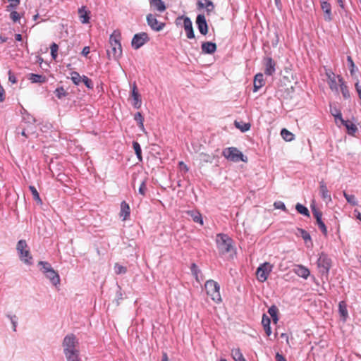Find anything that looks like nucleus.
Wrapping results in <instances>:
<instances>
[{
	"instance_id": "nucleus-1",
	"label": "nucleus",
	"mask_w": 361,
	"mask_h": 361,
	"mask_svg": "<svg viewBox=\"0 0 361 361\" xmlns=\"http://www.w3.org/2000/svg\"><path fill=\"white\" fill-rule=\"evenodd\" d=\"M120 35L113 33L109 37V47L106 50L109 59H118L122 54V47L119 40Z\"/></svg>"
},
{
	"instance_id": "nucleus-2",
	"label": "nucleus",
	"mask_w": 361,
	"mask_h": 361,
	"mask_svg": "<svg viewBox=\"0 0 361 361\" xmlns=\"http://www.w3.org/2000/svg\"><path fill=\"white\" fill-rule=\"evenodd\" d=\"M216 243L220 255H224L233 250V240L227 234L216 235Z\"/></svg>"
},
{
	"instance_id": "nucleus-3",
	"label": "nucleus",
	"mask_w": 361,
	"mask_h": 361,
	"mask_svg": "<svg viewBox=\"0 0 361 361\" xmlns=\"http://www.w3.org/2000/svg\"><path fill=\"white\" fill-rule=\"evenodd\" d=\"M38 266L40 267V271L49 279L54 286L60 283V277L59 274L52 268L50 263L44 261H39Z\"/></svg>"
},
{
	"instance_id": "nucleus-4",
	"label": "nucleus",
	"mask_w": 361,
	"mask_h": 361,
	"mask_svg": "<svg viewBox=\"0 0 361 361\" xmlns=\"http://www.w3.org/2000/svg\"><path fill=\"white\" fill-rule=\"evenodd\" d=\"M20 259L27 265L33 264L32 257L30 254L27 244L25 240H20L16 246Z\"/></svg>"
},
{
	"instance_id": "nucleus-5",
	"label": "nucleus",
	"mask_w": 361,
	"mask_h": 361,
	"mask_svg": "<svg viewBox=\"0 0 361 361\" xmlns=\"http://www.w3.org/2000/svg\"><path fill=\"white\" fill-rule=\"evenodd\" d=\"M204 288L207 294L209 295L212 300L216 303L221 302V297L220 295V286L214 280H208L204 284Z\"/></svg>"
},
{
	"instance_id": "nucleus-6",
	"label": "nucleus",
	"mask_w": 361,
	"mask_h": 361,
	"mask_svg": "<svg viewBox=\"0 0 361 361\" xmlns=\"http://www.w3.org/2000/svg\"><path fill=\"white\" fill-rule=\"evenodd\" d=\"M222 154L226 159L233 162H238L240 161L243 162L247 161V157L244 156L239 149L234 147L224 149Z\"/></svg>"
},
{
	"instance_id": "nucleus-7",
	"label": "nucleus",
	"mask_w": 361,
	"mask_h": 361,
	"mask_svg": "<svg viewBox=\"0 0 361 361\" xmlns=\"http://www.w3.org/2000/svg\"><path fill=\"white\" fill-rule=\"evenodd\" d=\"M63 353L79 350V341L73 334H67L62 341Z\"/></svg>"
},
{
	"instance_id": "nucleus-8",
	"label": "nucleus",
	"mask_w": 361,
	"mask_h": 361,
	"mask_svg": "<svg viewBox=\"0 0 361 361\" xmlns=\"http://www.w3.org/2000/svg\"><path fill=\"white\" fill-rule=\"evenodd\" d=\"M317 267L321 275L327 278L331 267V259L326 253L322 252L319 255L317 259Z\"/></svg>"
},
{
	"instance_id": "nucleus-9",
	"label": "nucleus",
	"mask_w": 361,
	"mask_h": 361,
	"mask_svg": "<svg viewBox=\"0 0 361 361\" xmlns=\"http://www.w3.org/2000/svg\"><path fill=\"white\" fill-rule=\"evenodd\" d=\"M274 266L269 262H264L259 265L257 269V276L260 282H264L269 277V274L271 272Z\"/></svg>"
},
{
	"instance_id": "nucleus-10",
	"label": "nucleus",
	"mask_w": 361,
	"mask_h": 361,
	"mask_svg": "<svg viewBox=\"0 0 361 361\" xmlns=\"http://www.w3.org/2000/svg\"><path fill=\"white\" fill-rule=\"evenodd\" d=\"M149 40L150 38L147 32L137 33L132 39L131 45L134 49H138Z\"/></svg>"
},
{
	"instance_id": "nucleus-11",
	"label": "nucleus",
	"mask_w": 361,
	"mask_h": 361,
	"mask_svg": "<svg viewBox=\"0 0 361 361\" xmlns=\"http://www.w3.org/2000/svg\"><path fill=\"white\" fill-rule=\"evenodd\" d=\"M183 20V27L186 33V36L188 39H194L195 37L194 30L192 27V23L190 18L188 16H181L177 18L176 24L178 23V20Z\"/></svg>"
},
{
	"instance_id": "nucleus-12",
	"label": "nucleus",
	"mask_w": 361,
	"mask_h": 361,
	"mask_svg": "<svg viewBox=\"0 0 361 361\" xmlns=\"http://www.w3.org/2000/svg\"><path fill=\"white\" fill-rule=\"evenodd\" d=\"M311 209L312 212V214L314 217L316 219L317 224L318 225V227L322 232V233L326 236L327 235V228L324 224V222L322 221V213L319 210L317 209L315 205H311Z\"/></svg>"
},
{
	"instance_id": "nucleus-13",
	"label": "nucleus",
	"mask_w": 361,
	"mask_h": 361,
	"mask_svg": "<svg viewBox=\"0 0 361 361\" xmlns=\"http://www.w3.org/2000/svg\"><path fill=\"white\" fill-rule=\"evenodd\" d=\"M147 25L150 28L156 32L161 31L165 26L164 23H161L157 20L155 15L149 13L146 17Z\"/></svg>"
},
{
	"instance_id": "nucleus-14",
	"label": "nucleus",
	"mask_w": 361,
	"mask_h": 361,
	"mask_svg": "<svg viewBox=\"0 0 361 361\" xmlns=\"http://www.w3.org/2000/svg\"><path fill=\"white\" fill-rule=\"evenodd\" d=\"M195 23L201 35H206L208 33V24L204 14L197 16Z\"/></svg>"
},
{
	"instance_id": "nucleus-15",
	"label": "nucleus",
	"mask_w": 361,
	"mask_h": 361,
	"mask_svg": "<svg viewBox=\"0 0 361 361\" xmlns=\"http://www.w3.org/2000/svg\"><path fill=\"white\" fill-rule=\"evenodd\" d=\"M264 66V73L267 75H272L276 72V62L271 57L267 56L263 59Z\"/></svg>"
},
{
	"instance_id": "nucleus-16",
	"label": "nucleus",
	"mask_w": 361,
	"mask_h": 361,
	"mask_svg": "<svg viewBox=\"0 0 361 361\" xmlns=\"http://www.w3.org/2000/svg\"><path fill=\"white\" fill-rule=\"evenodd\" d=\"M321 8L324 12V18L326 21L332 20L331 5L327 0H320Z\"/></svg>"
},
{
	"instance_id": "nucleus-17",
	"label": "nucleus",
	"mask_w": 361,
	"mask_h": 361,
	"mask_svg": "<svg viewBox=\"0 0 361 361\" xmlns=\"http://www.w3.org/2000/svg\"><path fill=\"white\" fill-rule=\"evenodd\" d=\"M197 8L198 10L205 8L207 16H209L214 9V5L210 0H197Z\"/></svg>"
},
{
	"instance_id": "nucleus-18",
	"label": "nucleus",
	"mask_w": 361,
	"mask_h": 361,
	"mask_svg": "<svg viewBox=\"0 0 361 361\" xmlns=\"http://www.w3.org/2000/svg\"><path fill=\"white\" fill-rule=\"evenodd\" d=\"M326 75L328 78V84L330 89L338 92V84L336 81V78H338V75L336 76V75L331 70L326 71Z\"/></svg>"
},
{
	"instance_id": "nucleus-19",
	"label": "nucleus",
	"mask_w": 361,
	"mask_h": 361,
	"mask_svg": "<svg viewBox=\"0 0 361 361\" xmlns=\"http://www.w3.org/2000/svg\"><path fill=\"white\" fill-rule=\"evenodd\" d=\"M131 88H132L131 96L133 99V106L135 109H139L141 106L142 100H141L140 94L137 91V85H136L135 82L133 83Z\"/></svg>"
},
{
	"instance_id": "nucleus-20",
	"label": "nucleus",
	"mask_w": 361,
	"mask_h": 361,
	"mask_svg": "<svg viewBox=\"0 0 361 361\" xmlns=\"http://www.w3.org/2000/svg\"><path fill=\"white\" fill-rule=\"evenodd\" d=\"M216 43L212 42H204L201 44L202 53L204 54H212L216 51Z\"/></svg>"
},
{
	"instance_id": "nucleus-21",
	"label": "nucleus",
	"mask_w": 361,
	"mask_h": 361,
	"mask_svg": "<svg viewBox=\"0 0 361 361\" xmlns=\"http://www.w3.org/2000/svg\"><path fill=\"white\" fill-rule=\"evenodd\" d=\"M150 8L159 13H163L166 11V6L162 0H149Z\"/></svg>"
},
{
	"instance_id": "nucleus-22",
	"label": "nucleus",
	"mask_w": 361,
	"mask_h": 361,
	"mask_svg": "<svg viewBox=\"0 0 361 361\" xmlns=\"http://www.w3.org/2000/svg\"><path fill=\"white\" fill-rule=\"evenodd\" d=\"M319 194L324 200L329 202L331 201L330 192L323 180L319 182Z\"/></svg>"
},
{
	"instance_id": "nucleus-23",
	"label": "nucleus",
	"mask_w": 361,
	"mask_h": 361,
	"mask_svg": "<svg viewBox=\"0 0 361 361\" xmlns=\"http://www.w3.org/2000/svg\"><path fill=\"white\" fill-rule=\"evenodd\" d=\"M338 80L339 83V86L341 88V92L342 95L345 99H348L350 98V94L348 90V86L345 85L343 79L340 75H338Z\"/></svg>"
},
{
	"instance_id": "nucleus-24",
	"label": "nucleus",
	"mask_w": 361,
	"mask_h": 361,
	"mask_svg": "<svg viewBox=\"0 0 361 361\" xmlns=\"http://www.w3.org/2000/svg\"><path fill=\"white\" fill-rule=\"evenodd\" d=\"M130 214V209L129 204L126 201H123L121 203L120 216L125 221L129 218Z\"/></svg>"
},
{
	"instance_id": "nucleus-25",
	"label": "nucleus",
	"mask_w": 361,
	"mask_h": 361,
	"mask_svg": "<svg viewBox=\"0 0 361 361\" xmlns=\"http://www.w3.org/2000/svg\"><path fill=\"white\" fill-rule=\"evenodd\" d=\"M264 85V75L262 73H257L255 76L253 92H257Z\"/></svg>"
},
{
	"instance_id": "nucleus-26",
	"label": "nucleus",
	"mask_w": 361,
	"mask_h": 361,
	"mask_svg": "<svg viewBox=\"0 0 361 361\" xmlns=\"http://www.w3.org/2000/svg\"><path fill=\"white\" fill-rule=\"evenodd\" d=\"M295 273L300 277H302L303 279H307V277L310 276V270L302 266V265H296L295 266Z\"/></svg>"
},
{
	"instance_id": "nucleus-27",
	"label": "nucleus",
	"mask_w": 361,
	"mask_h": 361,
	"mask_svg": "<svg viewBox=\"0 0 361 361\" xmlns=\"http://www.w3.org/2000/svg\"><path fill=\"white\" fill-rule=\"evenodd\" d=\"M27 79L32 83H44L47 80L45 75L35 73L28 74Z\"/></svg>"
},
{
	"instance_id": "nucleus-28",
	"label": "nucleus",
	"mask_w": 361,
	"mask_h": 361,
	"mask_svg": "<svg viewBox=\"0 0 361 361\" xmlns=\"http://www.w3.org/2000/svg\"><path fill=\"white\" fill-rule=\"evenodd\" d=\"M270 323H271L270 318L267 315L264 314L262 316V324L264 327L266 334L268 336H269L271 334Z\"/></svg>"
},
{
	"instance_id": "nucleus-29",
	"label": "nucleus",
	"mask_w": 361,
	"mask_h": 361,
	"mask_svg": "<svg viewBox=\"0 0 361 361\" xmlns=\"http://www.w3.org/2000/svg\"><path fill=\"white\" fill-rule=\"evenodd\" d=\"M67 361H80V350L63 353Z\"/></svg>"
},
{
	"instance_id": "nucleus-30",
	"label": "nucleus",
	"mask_w": 361,
	"mask_h": 361,
	"mask_svg": "<svg viewBox=\"0 0 361 361\" xmlns=\"http://www.w3.org/2000/svg\"><path fill=\"white\" fill-rule=\"evenodd\" d=\"M341 122L347 128L349 134L353 135L357 131V126L351 121L343 119Z\"/></svg>"
},
{
	"instance_id": "nucleus-31",
	"label": "nucleus",
	"mask_w": 361,
	"mask_h": 361,
	"mask_svg": "<svg viewBox=\"0 0 361 361\" xmlns=\"http://www.w3.org/2000/svg\"><path fill=\"white\" fill-rule=\"evenodd\" d=\"M338 312L343 321H345L348 317L347 305L345 301H341L338 304Z\"/></svg>"
},
{
	"instance_id": "nucleus-32",
	"label": "nucleus",
	"mask_w": 361,
	"mask_h": 361,
	"mask_svg": "<svg viewBox=\"0 0 361 361\" xmlns=\"http://www.w3.org/2000/svg\"><path fill=\"white\" fill-rule=\"evenodd\" d=\"M187 213L192 219L194 222L203 225L202 215L199 212L191 210L187 212Z\"/></svg>"
},
{
	"instance_id": "nucleus-33",
	"label": "nucleus",
	"mask_w": 361,
	"mask_h": 361,
	"mask_svg": "<svg viewBox=\"0 0 361 361\" xmlns=\"http://www.w3.org/2000/svg\"><path fill=\"white\" fill-rule=\"evenodd\" d=\"M78 13L80 15L82 23H88L90 20V12L85 10V7L79 8Z\"/></svg>"
},
{
	"instance_id": "nucleus-34",
	"label": "nucleus",
	"mask_w": 361,
	"mask_h": 361,
	"mask_svg": "<svg viewBox=\"0 0 361 361\" xmlns=\"http://www.w3.org/2000/svg\"><path fill=\"white\" fill-rule=\"evenodd\" d=\"M278 312L279 310L276 305H271L268 310V313L270 314L274 323L275 324L279 321Z\"/></svg>"
},
{
	"instance_id": "nucleus-35",
	"label": "nucleus",
	"mask_w": 361,
	"mask_h": 361,
	"mask_svg": "<svg viewBox=\"0 0 361 361\" xmlns=\"http://www.w3.org/2000/svg\"><path fill=\"white\" fill-rule=\"evenodd\" d=\"M29 190L32 193L33 200L38 204H42V200L40 198L39 194L37 192L36 188L33 185L29 186Z\"/></svg>"
},
{
	"instance_id": "nucleus-36",
	"label": "nucleus",
	"mask_w": 361,
	"mask_h": 361,
	"mask_svg": "<svg viewBox=\"0 0 361 361\" xmlns=\"http://www.w3.org/2000/svg\"><path fill=\"white\" fill-rule=\"evenodd\" d=\"M134 120L137 122L138 127L142 131H145L144 117L140 112H137L134 115Z\"/></svg>"
},
{
	"instance_id": "nucleus-37",
	"label": "nucleus",
	"mask_w": 361,
	"mask_h": 361,
	"mask_svg": "<svg viewBox=\"0 0 361 361\" xmlns=\"http://www.w3.org/2000/svg\"><path fill=\"white\" fill-rule=\"evenodd\" d=\"M234 124H235V126L237 128L240 129L241 130V132H243V133L248 131L251 127V125L249 123H244L243 121L238 122V121H235Z\"/></svg>"
},
{
	"instance_id": "nucleus-38",
	"label": "nucleus",
	"mask_w": 361,
	"mask_h": 361,
	"mask_svg": "<svg viewBox=\"0 0 361 361\" xmlns=\"http://www.w3.org/2000/svg\"><path fill=\"white\" fill-rule=\"evenodd\" d=\"M231 355L235 361H246L239 348L232 350Z\"/></svg>"
},
{
	"instance_id": "nucleus-39",
	"label": "nucleus",
	"mask_w": 361,
	"mask_h": 361,
	"mask_svg": "<svg viewBox=\"0 0 361 361\" xmlns=\"http://www.w3.org/2000/svg\"><path fill=\"white\" fill-rule=\"evenodd\" d=\"M7 1L9 3L6 6V11L8 12L15 11L20 4V0H7Z\"/></svg>"
},
{
	"instance_id": "nucleus-40",
	"label": "nucleus",
	"mask_w": 361,
	"mask_h": 361,
	"mask_svg": "<svg viewBox=\"0 0 361 361\" xmlns=\"http://www.w3.org/2000/svg\"><path fill=\"white\" fill-rule=\"evenodd\" d=\"M295 209H296L297 212L298 213H300V214H302L305 216L310 217V212H309L308 209L306 207H305L304 205H302L300 203H298L295 205Z\"/></svg>"
},
{
	"instance_id": "nucleus-41",
	"label": "nucleus",
	"mask_w": 361,
	"mask_h": 361,
	"mask_svg": "<svg viewBox=\"0 0 361 361\" xmlns=\"http://www.w3.org/2000/svg\"><path fill=\"white\" fill-rule=\"evenodd\" d=\"M133 147L135 150V152L137 159L140 161H142V149H141V147H140V144L137 141H133Z\"/></svg>"
},
{
	"instance_id": "nucleus-42",
	"label": "nucleus",
	"mask_w": 361,
	"mask_h": 361,
	"mask_svg": "<svg viewBox=\"0 0 361 361\" xmlns=\"http://www.w3.org/2000/svg\"><path fill=\"white\" fill-rule=\"evenodd\" d=\"M343 196L345 197L346 201L353 206H357L358 204V202L354 195H349L345 192H343Z\"/></svg>"
},
{
	"instance_id": "nucleus-43",
	"label": "nucleus",
	"mask_w": 361,
	"mask_h": 361,
	"mask_svg": "<svg viewBox=\"0 0 361 361\" xmlns=\"http://www.w3.org/2000/svg\"><path fill=\"white\" fill-rule=\"evenodd\" d=\"M281 135L286 141L290 142L294 139V135L286 128L281 130Z\"/></svg>"
},
{
	"instance_id": "nucleus-44",
	"label": "nucleus",
	"mask_w": 361,
	"mask_h": 361,
	"mask_svg": "<svg viewBox=\"0 0 361 361\" xmlns=\"http://www.w3.org/2000/svg\"><path fill=\"white\" fill-rule=\"evenodd\" d=\"M71 80L75 85H78L82 81V76L76 71H73L71 73Z\"/></svg>"
},
{
	"instance_id": "nucleus-45",
	"label": "nucleus",
	"mask_w": 361,
	"mask_h": 361,
	"mask_svg": "<svg viewBox=\"0 0 361 361\" xmlns=\"http://www.w3.org/2000/svg\"><path fill=\"white\" fill-rule=\"evenodd\" d=\"M54 94H56V97L59 99H61L63 97L68 95V92L65 90V89L63 87H57L54 91Z\"/></svg>"
},
{
	"instance_id": "nucleus-46",
	"label": "nucleus",
	"mask_w": 361,
	"mask_h": 361,
	"mask_svg": "<svg viewBox=\"0 0 361 361\" xmlns=\"http://www.w3.org/2000/svg\"><path fill=\"white\" fill-rule=\"evenodd\" d=\"M123 294L121 292V288L118 286V289L116 292V298L114 300V302H116V306L120 305V302L123 300Z\"/></svg>"
},
{
	"instance_id": "nucleus-47",
	"label": "nucleus",
	"mask_w": 361,
	"mask_h": 361,
	"mask_svg": "<svg viewBox=\"0 0 361 361\" xmlns=\"http://www.w3.org/2000/svg\"><path fill=\"white\" fill-rule=\"evenodd\" d=\"M330 111L332 116L335 117L336 119H339L341 121L343 119L342 118V114L341 111L337 109L336 107H331L330 108Z\"/></svg>"
},
{
	"instance_id": "nucleus-48",
	"label": "nucleus",
	"mask_w": 361,
	"mask_h": 361,
	"mask_svg": "<svg viewBox=\"0 0 361 361\" xmlns=\"http://www.w3.org/2000/svg\"><path fill=\"white\" fill-rule=\"evenodd\" d=\"M147 178H145L142 181L139 187V193L143 196L146 195L147 192Z\"/></svg>"
},
{
	"instance_id": "nucleus-49",
	"label": "nucleus",
	"mask_w": 361,
	"mask_h": 361,
	"mask_svg": "<svg viewBox=\"0 0 361 361\" xmlns=\"http://www.w3.org/2000/svg\"><path fill=\"white\" fill-rule=\"evenodd\" d=\"M35 122V118L30 114H27L23 116V121L21 123L33 124Z\"/></svg>"
},
{
	"instance_id": "nucleus-50",
	"label": "nucleus",
	"mask_w": 361,
	"mask_h": 361,
	"mask_svg": "<svg viewBox=\"0 0 361 361\" xmlns=\"http://www.w3.org/2000/svg\"><path fill=\"white\" fill-rule=\"evenodd\" d=\"M51 55L54 59H56L57 57V53L59 50V46L56 43L53 42L50 46Z\"/></svg>"
},
{
	"instance_id": "nucleus-51",
	"label": "nucleus",
	"mask_w": 361,
	"mask_h": 361,
	"mask_svg": "<svg viewBox=\"0 0 361 361\" xmlns=\"http://www.w3.org/2000/svg\"><path fill=\"white\" fill-rule=\"evenodd\" d=\"M27 128L24 124L20 123L18 127L16 128V132L18 134H21L23 136L27 137L28 135L26 133Z\"/></svg>"
},
{
	"instance_id": "nucleus-52",
	"label": "nucleus",
	"mask_w": 361,
	"mask_h": 361,
	"mask_svg": "<svg viewBox=\"0 0 361 361\" xmlns=\"http://www.w3.org/2000/svg\"><path fill=\"white\" fill-rule=\"evenodd\" d=\"M298 231H300L301 237L303 238L305 243H307V241L312 242L310 234L307 231L302 228H299Z\"/></svg>"
},
{
	"instance_id": "nucleus-53",
	"label": "nucleus",
	"mask_w": 361,
	"mask_h": 361,
	"mask_svg": "<svg viewBox=\"0 0 361 361\" xmlns=\"http://www.w3.org/2000/svg\"><path fill=\"white\" fill-rule=\"evenodd\" d=\"M190 271L192 274L195 277L196 280L199 281L198 274L200 273V270L198 269L196 264L192 263L190 267Z\"/></svg>"
},
{
	"instance_id": "nucleus-54",
	"label": "nucleus",
	"mask_w": 361,
	"mask_h": 361,
	"mask_svg": "<svg viewBox=\"0 0 361 361\" xmlns=\"http://www.w3.org/2000/svg\"><path fill=\"white\" fill-rule=\"evenodd\" d=\"M82 82L85 84V85L90 90L93 89L94 84L91 79L87 78L86 75H82Z\"/></svg>"
},
{
	"instance_id": "nucleus-55",
	"label": "nucleus",
	"mask_w": 361,
	"mask_h": 361,
	"mask_svg": "<svg viewBox=\"0 0 361 361\" xmlns=\"http://www.w3.org/2000/svg\"><path fill=\"white\" fill-rule=\"evenodd\" d=\"M10 12V18L14 22L16 23L20 20L21 16L20 13H18L16 11H9Z\"/></svg>"
},
{
	"instance_id": "nucleus-56",
	"label": "nucleus",
	"mask_w": 361,
	"mask_h": 361,
	"mask_svg": "<svg viewBox=\"0 0 361 361\" xmlns=\"http://www.w3.org/2000/svg\"><path fill=\"white\" fill-rule=\"evenodd\" d=\"M114 269H115V272L117 274H125L127 271L126 267H123L118 264H116Z\"/></svg>"
},
{
	"instance_id": "nucleus-57",
	"label": "nucleus",
	"mask_w": 361,
	"mask_h": 361,
	"mask_svg": "<svg viewBox=\"0 0 361 361\" xmlns=\"http://www.w3.org/2000/svg\"><path fill=\"white\" fill-rule=\"evenodd\" d=\"M8 317L10 319L11 322L13 325V330L14 331H16L17 327V317L16 315H8Z\"/></svg>"
},
{
	"instance_id": "nucleus-58",
	"label": "nucleus",
	"mask_w": 361,
	"mask_h": 361,
	"mask_svg": "<svg viewBox=\"0 0 361 361\" xmlns=\"http://www.w3.org/2000/svg\"><path fill=\"white\" fill-rule=\"evenodd\" d=\"M274 206L276 209H280L283 211H286V205L283 202H281V201L275 202L274 204Z\"/></svg>"
},
{
	"instance_id": "nucleus-59",
	"label": "nucleus",
	"mask_w": 361,
	"mask_h": 361,
	"mask_svg": "<svg viewBox=\"0 0 361 361\" xmlns=\"http://www.w3.org/2000/svg\"><path fill=\"white\" fill-rule=\"evenodd\" d=\"M8 80L12 84H15L17 82L16 77L15 75L11 72V71H8Z\"/></svg>"
},
{
	"instance_id": "nucleus-60",
	"label": "nucleus",
	"mask_w": 361,
	"mask_h": 361,
	"mask_svg": "<svg viewBox=\"0 0 361 361\" xmlns=\"http://www.w3.org/2000/svg\"><path fill=\"white\" fill-rule=\"evenodd\" d=\"M355 90L357 92L359 98L361 99V82L359 80L355 85Z\"/></svg>"
},
{
	"instance_id": "nucleus-61",
	"label": "nucleus",
	"mask_w": 361,
	"mask_h": 361,
	"mask_svg": "<svg viewBox=\"0 0 361 361\" xmlns=\"http://www.w3.org/2000/svg\"><path fill=\"white\" fill-rule=\"evenodd\" d=\"M275 360H276V361H287L286 357L282 354H280L279 353H276V354L275 355Z\"/></svg>"
},
{
	"instance_id": "nucleus-62",
	"label": "nucleus",
	"mask_w": 361,
	"mask_h": 361,
	"mask_svg": "<svg viewBox=\"0 0 361 361\" xmlns=\"http://www.w3.org/2000/svg\"><path fill=\"white\" fill-rule=\"evenodd\" d=\"M90 47L86 46V47H85L82 49V51H81V54H82V56H87L89 54V53H90Z\"/></svg>"
},
{
	"instance_id": "nucleus-63",
	"label": "nucleus",
	"mask_w": 361,
	"mask_h": 361,
	"mask_svg": "<svg viewBox=\"0 0 361 361\" xmlns=\"http://www.w3.org/2000/svg\"><path fill=\"white\" fill-rule=\"evenodd\" d=\"M347 61H348V65H349L352 68H353L355 67V63H354V62H353V59H352L351 56H347ZM353 69H351V70H350L351 73H353Z\"/></svg>"
},
{
	"instance_id": "nucleus-64",
	"label": "nucleus",
	"mask_w": 361,
	"mask_h": 361,
	"mask_svg": "<svg viewBox=\"0 0 361 361\" xmlns=\"http://www.w3.org/2000/svg\"><path fill=\"white\" fill-rule=\"evenodd\" d=\"M5 99V92L4 90L1 86H0V102H4Z\"/></svg>"
}]
</instances>
